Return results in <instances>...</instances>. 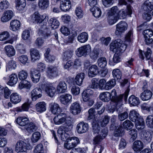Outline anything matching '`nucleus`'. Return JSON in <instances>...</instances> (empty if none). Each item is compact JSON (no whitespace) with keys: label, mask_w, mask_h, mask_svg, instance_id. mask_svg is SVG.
Instances as JSON below:
<instances>
[{"label":"nucleus","mask_w":153,"mask_h":153,"mask_svg":"<svg viewBox=\"0 0 153 153\" xmlns=\"http://www.w3.org/2000/svg\"><path fill=\"white\" fill-rule=\"evenodd\" d=\"M109 97L110 100L113 102L111 105V108L110 109V111L113 113L116 110L118 111L119 109L123 105V99L124 97V99L126 100L128 94L126 93L125 94H121L118 96H117V92L115 90H112L111 93L109 92Z\"/></svg>","instance_id":"obj_1"},{"label":"nucleus","mask_w":153,"mask_h":153,"mask_svg":"<svg viewBox=\"0 0 153 153\" xmlns=\"http://www.w3.org/2000/svg\"><path fill=\"white\" fill-rule=\"evenodd\" d=\"M129 117L131 121L135 123V125L137 129L141 130L144 128V120L140 115L138 111L135 110H132L130 111Z\"/></svg>","instance_id":"obj_2"},{"label":"nucleus","mask_w":153,"mask_h":153,"mask_svg":"<svg viewBox=\"0 0 153 153\" xmlns=\"http://www.w3.org/2000/svg\"><path fill=\"white\" fill-rule=\"evenodd\" d=\"M127 47L126 45L123 43L122 41L120 39L115 40L110 45V50L113 52H123Z\"/></svg>","instance_id":"obj_3"},{"label":"nucleus","mask_w":153,"mask_h":153,"mask_svg":"<svg viewBox=\"0 0 153 153\" xmlns=\"http://www.w3.org/2000/svg\"><path fill=\"white\" fill-rule=\"evenodd\" d=\"M30 139H27L18 140L16 143L15 146V151L16 152H26L27 150L29 149L30 146Z\"/></svg>","instance_id":"obj_4"},{"label":"nucleus","mask_w":153,"mask_h":153,"mask_svg":"<svg viewBox=\"0 0 153 153\" xmlns=\"http://www.w3.org/2000/svg\"><path fill=\"white\" fill-rule=\"evenodd\" d=\"M93 91L90 88H88L84 91L82 94V97L83 101L86 102V104L89 106L92 105L93 101L91 99L90 97L93 95Z\"/></svg>","instance_id":"obj_5"},{"label":"nucleus","mask_w":153,"mask_h":153,"mask_svg":"<svg viewBox=\"0 0 153 153\" xmlns=\"http://www.w3.org/2000/svg\"><path fill=\"white\" fill-rule=\"evenodd\" d=\"M91 50V47L89 45H85L79 48L76 50V54L79 57L82 56H85L90 53Z\"/></svg>","instance_id":"obj_6"},{"label":"nucleus","mask_w":153,"mask_h":153,"mask_svg":"<svg viewBox=\"0 0 153 153\" xmlns=\"http://www.w3.org/2000/svg\"><path fill=\"white\" fill-rule=\"evenodd\" d=\"M59 72V70L57 67L50 65L47 68L46 74L49 78L52 79L58 76Z\"/></svg>","instance_id":"obj_7"},{"label":"nucleus","mask_w":153,"mask_h":153,"mask_svg":"<svg viewBox=\"0 0 153 153\" xmlns=\"http://www.w3.org/2000/svg\"><path fill=\"white\" fill-rule=\"evenodd\" d=\"M48 19V17L46 14L40 15L38 13L35 12L32 17V21L34 23H42L43 21L46 22Z\"/></svg>","instance_id":"obj_8"},{"label":"nucleus","mask_w":153,"mask_h":153,"mask_svg":"<svg viewBox=\"0 0 153 153\" xmlns=\"http://www.w3.org/2000/svg\"><path fill=\"white\" fill-rule=\"evenodd\" d=\"M41 87L50 97H52L54 96L56 90L52 84L44 83L42 85Z\"/></svg>","instance_id":"obj_9"},{"label":"nucleus","mask_w":153,"mask_h":153,"mask_svg":"<svg viewBox=\"0 0 153 153\" xmlns=\"http://www.w3.org/2000/svg\"><path fill=\"white\" fill-rule=\"evenodd\" d=\"M127 24L124 21H122L116 25V30L115 34L117 36H120L127 29Z\"/></svg>","instance_id":"obj_10"},{"label":"nucleus","mask_w":153,"mask_h":153,"mask_svg":"<svg viewBox=\"0 0 153 153\" xmlns=\"http://www.w3.org/2000/svg\"><path fill=\"white\" fill-rule=\"evenodd\" d=\"M144 41L147 45H149L153 42V31L150 29L144 30L143 32Z\"/></svg>","instance_id":"obj_11"},{"label":"nucleus","mask_w":153,"mask_h":153,"mask_svg":"<svg viewBox=\"0 0 153 153\" xmlns=\"http://www.w3.org/2000/svg\"><path fill=\"white\" fill-rule=\"evenodd\" d=\"M69 130L68 128L64 127L63 126L61 127L58 129L57 133L62 140L65 141L69 139L68 138L69 137V135L67 133V131Z\"/></svg>","instance_id":"obj_12"},{"label":"nucleus","mask_w":153,"mask_h":153,"mask_svg":"<svg viewBox=\"0 0 153 153\" xmlns=\"http://www.w3.org/2000/svg\"><path fill=\"white\" fill-rule=\"evenodd\" d=\"M30 97L33 101H35L41 98L42 94V89L36 87L30 93Z\"/></svg>","instance_id":"obj_13"},{"label":"nucleus","mask_w":153,"mask_h":153,"mask_svg":"<svg viewBox=\"0 0 153 153\" xmlns=\"http://www.w3.org/2000/svg\"><path fill=\"white\" fill-rule=\"evenodd\" d=\"M66 114L62 113L56 116L53 120L55 124L59 125L65 123L66 120Z\"/></svg>","instance_id":"obj_14"},{"label":"nucleus","mask_w":153,"mask_h":153,"mask_svg":"<svg viewBox=\"0 0 153 153\" xmlns=\"http://www.w3.org/2000/svg\"><path fill=\"white\" fill-rule=\"evenodd\" d=\"M13 16L14 14L12 10H6L3 14L1 18V21L3 22H7L10 21Z\"/></svg>","instance_id":"obj_15"},{"label":"nucleus","mask_w":153,"mask_h":153,"mask_svg":"<svg viewBox=\"0 0 153 153\" xmlns=\"http://www.w3.org/2000/svg\"><path fill=\"white\" fill-rule=\"evenodd\" d=\"M88 125L86 123L82 122L79 123L76 126V129L79 134L86 132L88 129Z\"/></svg>","instance_id":"obj_16"},{"label":"nucleus","mask_w":153,"mask_h":153,"mask_svg":"<svg viewBox=\"0 0 153 153\" xmlns=\"http://www.w3.org/2000/svg\"><path fill=\"white\" fill-rule=\"evenodd\" d=\"M70 112L74 115L78 114L81 111V108L79 104L77 102L72 103L70 107Z\"/></svg>","instance_id":"obj_17"},{"label":"nucleus","mask_w":153,"mask_h":153,"mask_svg":"<svg viewBox=\"0 0 153 153\" xmlns=\"http://www.w3.org/2000/svg\"><path fill=\"white\" fill-rule=\"evenodd\" d=\"M60 8L64 12L68 11L71 7V3L70 0H61L60 1Z\"/></svg>","instance_id":"obj_18"},{"label":"nucleus","mask_w":153,"mask_h":153,"mask_svg":"<svg viewBox=\"0 0 153 153\" xmlns=\"http://www.w3.org/2000/svg\"><path fill=\"white\" fill-rule=\"evenodd\" d=\"M31 60L33 62H35L39 59L40 55L39 51L35 48H31L30 50Z\"/></svg>","instance_id":"obj_19"},{"label":"nucleus","mask_w":153,"mask_h":153,"mask_svg":"<svg viewBox=\"0 0 153 153\" xmlns=\"http://www.w3.org/2000/svg\"><path fill=\"white\" fill-rule=\"evenodd\" d=\"M93 132L94 133V134H95V135H102L104 133L103 132L104 131H106V133L107 134L108 130L107 129L105 128H103L101 130H100V127L97 125L95 124L94 123L93 124Z\"/></svg>","instance_id":"obj_20"},{"label":"nucleus","mask_w":153,"mask_h":153,"mask_svg":"<svg viewBox=\"0 0 153 153\" xmlns=\"http://www.w3.org/2000/svg\"><path fill=\"white\" fill-rule=\"evenodd\" d=\"M30 75L32 80L33 83H36L39 81L40 74L36 70L31 69L30 72Z\"/></svg>","instance_id":"obj_21"},{"label":"nucleus","mask_w":153,"mask_h":153,"mask_svg":"<svg viewBox=\"0 0 153 153\" xmlns=\"http://www.w3.org/2000/svg\"><path fill=\"white\" fill-rule=\"evenodd\" d=\"M143 148V144L141 141L137 140L133 143L132 149L135 153H138Z\"/></svg>","instance_id":"obj_22"},{"label":"nucleus","mask_w":153,"mask_h":153,"mask_svg":"<svg viewBox=\"0 0 153 153\" xmlns=\"http://www.w3.org/2000/svg\"><path fill=\"white\" fill-rule=\"evenodd\" d=\"M67 86L64 81L60 82L56 87V91L59 94L65 92L66 91Z\"/></svg>","instance_id":"obj_23"},{"label":"nucleus","mask_w":153,"mask_h":153,"mask_svg":"<svg viewBox=\"0 0 153 153\" xmlns=\"http://www.w3.org/2000/svg\"><path fill=\"white\" fill-rule=\"evenodd\" d=\"M99 72L98 67L95 65H91L89 68L88 71L89 77H92L95 76Z\"/></svg>","instance_id":"obj_24"},{"label":"nucleus","mask_w":153,"mask_h":153,"mask_svg":"<svg viewBox=\"0 0 153 153\" xmlns=\"http://www.w3.org/2000/svg\"><path fill=\"white\" fill-rule=\"evenodd\" d=\"M35 106L36 111L39 113H42L46 110V104L43 101L38 102Z\"/></svg>","instance_id":"obj_25"},{"label":"nucleus","mask_w":153,"mask_h":153,"mask_svg":"<svg viewBox=\"0 0 153 153\" xmlns=\"http://www.w3.org/2000/svg\"><path fill=\"white\" fill-rule=\"evenodd\" d=\"M49 107L52 113L54 114H57L61 111L59 105L55 102H52L50 103Z\"/></svg>","instance_id":"obj_26"},{"label":"nucleus","mask_w":153,"mask_h":153,"mask_svg":"<svg viewBox=\"0 0 153 153\" xmlns=\"http://www.w3.org/2000/svg\"><path fill=\"white\" fill-rule=\"evenodd\" d=\"M152 95V92L149 90H145L140 94V98L143 101H147L150 100Z\"/></svg>","instance_id":"obj_27"},{"label":"nucleus","mask_w":153,"mask_h":153,"mask_svg":"<svg viewBox=\"0 0 153 153\" xmlns=\"http://www.w3.org/2000/svg\"><path fill=\"white\" fill-rule=\"evenodd\" d=\"M39 127V125L38 124L33 122H30L26 128V130L28 133H31L37 130Z\"/></svg>","instance_id":"obj_28"},{"label":"nucleus","mask_w":153,"mask_h":153,"mask_svg":"<svg viewBox=\"0 0 153 153\" xmlns=\"http://www.w3.org/2000/svg\"><path fill=\"white\" fill-rule=\"evenodd\" d=\"M71 95L68 94L62 95L59 97V100L64 105L67 104L71 101Z\"/></svg>","instance_id":"obj_29"},{"label":"nucleus","mask_w":153,"mask_h":153,"mask_svg":"<svg viewBox=\"0 0 153 153\" xmlns=\"http://www.w3.org/2000/svg\"><path fill=\"white\" fill-rule=\"evenodd\" d=\"M20 26V22L17 20H12L10 22V29L13 31H16L18 30Z\"/></svg>","instance_id":"obj_30"},{"label":"nucleus","mask_w":153,"mask_h":153,"mask_svg":"<svg viewBox=\"0 0 153 153\" xmlns=\"http://www.w3.org/2000/svg\"><path fill=\"white\" fill-rule=\"evenodd\" d=\"M16 122L20 126H25L28 124L29 120L28 118L25 117H19L16 119Z\"/></svg>","instance_id":"obj_31"},{"label":"nucleus","mask_w":153,"mask_h":153,"mask_svg":"<svg viewBox=\"0 0 153 153\" xmlns=\"http://www.w3.org/2000/svg\"><path fill=\"white\" fill-rule=\"evenodd\" d=\"M106 131H104V133L102 135H97L93 139V144L97 145L100 144L102 140L107 136Z\"/></svg>","instance_id":"obj_32"},{"label":"nucleus","mask_w":153,"mask_h":153,"mask_svg":"<svg viewBox=\"0 0 153 153\" xmlns=\"http://www.w3.org/2000/svg\"><path fill=\"white\" fill-rule=\"evenodd\" d=\"M8 84L11 86H13L15 85L17 82L18 78L16 74H13L10 75L8 78Z\"/></svg>","instance_id":"obj_33"},{"label":"nucleus","mask_w":153,"mask_h":153,"mask_svg":"<svg viewBox=\"0 0 153 153\" xmlns=\"http://www.w3.org/2000/svg\"><path fill=\"white\" fill-rule=\"evenodd\" d=\"M132 10L131 7L127 6L125 9H122L119 11V15L122 17H124L128 15H130L132 14Z\"/></svg>","instance_id":"obj_34"},{"label":"nucleus","mask_w":153,"mask_h":153,"mask_svg":"<svg viewBox=\"0 0 153 153\" xmlns=\"http://www.w3.org/2000/svg\"><path fill=\"white\" fill-rule=\"evenodd\" d=\"M31 86V85L30 82L27 80H23L19 82L18 87L20 89L23 88L30 89Z\"/></svg>","instance_id":"obj_35"},{"label":"nucleus","mask_w":153,"mask_h":153,"mask_svg":"<svg viewBox=\"0 0 153 153\" xmlns=\"http://www.w3.org/2000/svg\"><path fill=\"white\" fill-rule=\"evenodd\" d=\"M128 102L130 105L133 106H137L140 103L139 98L134 95H132L129 97Z\"/></svg>","instance_id":"obj_36"},{"label":"nucleus","mask_w":153,"mask_h":153,"mask_svg":"<svg viewBox=\"0 0 153 153\" xmlns=\"http://www.w3.org/2000/svg\"><path fill=\"white\" fill-rule=\"evenodd\" d=\"M6 53L8 57H11L15 54L16 51L12 45L6 46L5 47Z\"/></svg>","instance_id":"obj_37"},{"label":"nucleus","mask_w":153,"mask_h":153,"mask_svg":"<svg viewBox=\"0 0 153 153\" xmlns=\"http://www.w3.org/2000/svg\"><path fill=\"white\" fill-rule=\"evenodd\" d=\"M93 15L96 18H99L101 15L102 12L100 9L98 7L95 6L90 9Z\"/></svg>","instance_id":"obj_38"},{"label":"nucleus","mask_w":153,"mask_h":153,"mask_svg":"<svg viewBox=\"0 0 153 153\" xmlns=\"http://www.w3.org/2000/svg\"><path fill=\"white\" fill-rule=\"evenodd\" d=\"M143 8L146 10L151 11L153 9V0H146L143 4Z\"/></svg>","instance_id":"obj_39"},{"label":"nucleus","mask_w":153,"mask_h":153,"mask_svg":"<svg viewBox=\"0 0 153 153\" xmlns=\"http://www.w3.org/2000/svg\"><path fill=\"white\" fill-rule=\"evenodd\" d=\"M10 100L13 103L16 104L20 102L21 97L17 93H13L10 96Z\"/></svg>","instance_id":"obj_40"},{"label":"nucleus","mask_w":153,"mask_h":153,"mask_svg":"<svg viewBox=\"0 0 153 153\" xmlns=\"http://www.w3.org/2000/svg\"><path fill=\"white\" fill-rule=\"evenodd\" d=\"M85 74L84 73H79L76 76L75 82L78 85H81L82 84L83 80L84 78Z\"/></svg>","instance_id":"obj_41"},{"label":"nucleus","mask_w":153,"mask_h":153,"mask_svg":"<svg viewBox=\"0 0 153 153\" xmlns=\"http://www.w3.org/2000/svg\"><path fill=\"white\" fill-rule=\"evenodd\" d=\"M88 39V35L85 32H83L79 34L77 37L78 40L81 43H85Z\"/></svg>","instance_id":"obj_42"},{"label":"nucleus","mask_w":153,"mask_h":153,"mask_svg":"<svg viewBox=\"0 0 153 153\" xmlns=\"http://www.w3.org/2000/svg\"><path fill=\"white\" fill-rule=\"evenodd\" d=\"M143 141L144 143H148L151 142L152 136L149 131H143Z\"/></svg>","instance_id":"obj_43"},{"label":"nucleus","mask_w":153,"mask_h":153,"mask_svg":"<svg viewBox=\"0 0 153 153\" xmlns=\"http://www.w3.org/2000/svg\"><path fill=\"white\" fill-rule=\"evenodd\" d=\"M16 67V62L13 60H11L9 61L6 65V71L7 72L14 69Z\"/></svg>","instance_id":"obj_44"},{"label":"nucleus","mask_w":153,"mask_h":153,"mask_svg":"<svg viewBox=\"0 0 153 153\" xmlns=\"http://www.w3.org/2000/svg\"><path fill=\"white\" fill-rule=\"evenodd\" d=\"M49 24L52 28L53 29L57 28L59 25V22L56 18H53L50 19Z\"/></svg>","instance_id":"obj_45"},{"label":"nucleus","mask_w":153,"mask_h":153,"mask_svg":"<svg viewBox=\"0 0 153 153\" xmlns=\"http://www.w3.org/2000/svg\"><path fill=\"white\" fill-rule=\"evenodd\" d=\"M116 82L115 79H111L106 83L104 88L108 90L113 88L116 85Z\"/></svg>","instance_id":"obj_46"},{"label":"nucleus","mask_w":153,"mask_h":153,"mask_svg":"<svg viewBox=\"0 0 153 153\" xmlns=\"http://www.w3.org/2000/svg\"><path fill=\"white\" fill-rule=\"evenodd\" d=\"M112 74L113 77L115 80H120L122 77V73L120 70L117 68L114 69L112 72Z\"/></svg>","instance_id":"obj_47"},{"label":"nucleus","mask_w":153,"mask_h":153,"mask_svg":"<svg viewBox=\"0 0 153 153\" xmlns=\"http://www.w3.org/2000/svg\"><path fill=\"white\" fill-rule=\"evenodd\" d=\"M109 92H104L101 93L100 95V99L104 102H107L110 100L109 97Z\"/></svg>","instance_id":"obj_48"},{"label":"nucleus","mask_w":153,"mask_h":153,"mask_svg":"<svg viewBox=\"0 0 153 153\" xmlns=\"http://www.w3.org/2000/svg\"><path fill=\"white\" fill-rule=\"evenodd\" d=\"M113 62L110 61L109 62V64L111 65L114 66L115 64L121 61V57L118 53H116L114 54L113 58Z\"/></svg>","instance_id":"obj_49"},{"label":"nucleus","mask_w":153,"mask_h":153,"mask_svg":"<svg viewBox=\"0 0 153 153\" xmlns=\"http://www.w3.org/2000/svg\"><path fill=\"white\" fill-rule=\"evenodd\" d=\"M97 62L98 66L101 68H105L107 64L106 59L103 57H101L99 58Z\"/></svg>","instance_id":"obj_50"},{"label":"nucleus","mask_w":153,"mask_h":153,"mask_svg":"<svg viewBox=\"0 0 153 153\" xmlns=\"http://www.w3.org/2000/svg\"><path fill=\"white\" fill-rule=\"evenodd\" d=\"M73 51L68 50L64 52L62 56V59L64 61H67L70 59L73 55Z\"/></svg>","instance_id":"obj_51"},{"label":"nucleus","mask_w":153,"mask_h":153,"mask_svg":"<svg viewBox=\"0 0 153 153\" xmlns=\"http://www.w3.org/2000/svg\"><path fill=\"white\" fill-rule=\"evenodd\" d=\"M49 3V0H39V6L42 9H46L48 7Z\"/></svg>","instance_id":"obj_52"},{"label":"nucleus","mask_w":153,"mask_h":153,"mask_svg":"<svg viewBox=\"0 0 153 153\" xmlns=\"http://www.w3.org/2000/svg\"><path fill=\"white\" fill-rule=\"evenodd\" d=\"M124 134L122 127L120 126H117L114 131V135L115 137L122 136Z\"/></svg>","instance_id":"obj_53"},{"label":"nucleus","mask_w":153,"mask_h":153,"mask_svg":"<svg viewBox=\"0 0 153 153\" xmlns=\"http://www.w3.org/2000/svg\"><path fill=\"white\" fill-rule=\"evenodd\" d=\"M49 29L47 28L46 25H44L41 28L39 29V34H42L41 35L45 36H48L49 34L48 32H49Z\"/></svg>","instance_id":"obj_54"},{"label":"nucleus","mask_w":153,"mask_h":153,"mask_svg":"<svg viewBox=\"0 0 153 153\" xmlns=\"http://www.w3.org/2000/svg\"><path fill=\"white\" fill-rule=\"evenodd\" d=\"M89 56L90 58L93 60H96L98 57L100 53L99 51L97 49H94L90 53Z\"/></svg>","instance_id":"obj_55"},{"label":"nucleus","mask_w":153,"mask_h":153,"mask_svg":"<svg viewBox=\"0 0 153 153\" xmlns=\"http://www.w3.org/2000/svg\"><path fill=\"white\" fill-rule=\"evenodd\" d=\"M119 11L117 7V6H114L112 7L109 10L108 15L117 16L119 14Z\"/></svg>","instance_id":"obj_56"},{"label":"nucleus","mask_w":153,"mask_h":153,"mask_svg":"<svg viewBox=\"0 0 153 153\" xmlns=\"http://www.w3.org/2000/svg\"><path fill=\"white\" fill-rule=\"evenodd\" d=\"M41 134L38 131H36L32 134L31 137V140L33 143L37 142L41 138Z\"/></svg>","instance_id":"obj_57"},{"label":"nucleus","mask_w":153,"mask_h":153,"mask_svg":"<svg viewBox=\"0 0 153 153\" xmlns=\"http://www.w3.org/2000/svg\"><path fill=\"white\" fill-rule=\"evenodd\" d=\"M10 4L7 0H4L0 2V9L2 10H5L8 9L10 7Z\"/></svg>","instance_id":"obj_58"},{"label":"nucleus","mask_w":153,"mask_h":153,"mask_svg":"<svg viewBox=\"0 0 153 153\" xmlns=\"http://www.w3.org/2000/svg\"><path fill=\"white\" fill-rule=\"evenodd\" d=\"M118 18L116 16L108 15L107 20L109 24L112 25L116 23L118 20Z\"/></svg>","instance_id":"obj_59"},{"label":"nucleus","mask_w":153,"mask_h":153,"mask_svg":"<svg viewBox=\"0 0 153 153\" xmlns=\"http://www.w3.org/2000/svg\"><path fill=\"white\" fill-rule=\"evenodd\" d=\"M28 74L27 71L24 70H22L19 72L18 74L19 79L23 81L26 79L27 76Z\"/></svg>","instance_id":"obj_60"},{"label":"nucleus","mask_w":153,"mask_h":153,"mask_svg":"<svg viewBox=\"0 0 153 153\" xmlns=\"http://www.w3.org/2000/svg\"><path fill=\"white\" fill-rule=\"evenodd\" d=\"M146 125L148 127L153 128V116H148L146 119Z\"/></svg>","instance_id":"obj_61"},{"label":"nucleus","mask_w":153,"mask_h":153,"mask_svg":"<svg viewBox=\"0 0 153 153\" xmlns=\"http://www.w3.org/2000/svg\"><path fill=\"white\" fill-rule=\"evenodd\" d=\"M123 126L124 128L128 130L132 128L134 124L129 120H126L123 122Z\"/></svg>","instance_id":"obj_62"},{"label":"nucleus","mask_w":153,"mask_h":153,"mask_svg":"<svg viewBox=\"0 0 153 153\" xmlns=\"http://www.w3.org/2000/svg\"><path fill=\"white\" fill-rule=\"evenodd\" d=\"M64 144V147L68 150H70L74 148L75 146L73 144L70 139Z\"/></svg>","instance_id":"obj_63"},{"label":"nucleus","mask_w":153,"mask_h":153,"mask_svg":"<svg viewBox=\"0 0 153 153\" xmlns=\"http://www.w3.org/2000/svg\"><path fill=\"white\" fill-rule=\"evenodd\" d=\"M110 118L107 116L103 117L100 121V124L102 127L105 126L108 123Z\"/></svg>","instance_id":"obj_64"}]
</instances>
